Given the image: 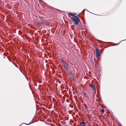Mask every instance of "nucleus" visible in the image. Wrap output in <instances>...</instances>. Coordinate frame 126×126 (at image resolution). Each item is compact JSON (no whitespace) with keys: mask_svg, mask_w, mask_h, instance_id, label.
Wrapping results in <instances>:
<instances>
[{"mask_svg":"<svg viewBox=\"0 0 126 126\" xmlns=\"http://www.w3.org/2000/svg\"><path fill=\"white\" fill-rule=\"evenodd\" d=\"M71 18L75 25H77L80 22L79 19L77 16H75L74 17H72Z\"/></svg>","mask_w":126,"mask_h":126,"instance_id":"obj_1","label":"nucleus"},{"mask_svg":"<svg viewBox=\"0 0 126 126\" xmlns=\"http://www.w3.org/2000/svg\"><path fill=\"white\" fill-rule=\"evenodd\" d=\"M95 54L97 57H98L101 55V53L99 50L97 49H95Z\"/></svg>","mask_w":126,"mask_h":126,"instance_id":"obj_2","label":"nucleus"},{"mask_svg":"<svg viewBox=\"0 0 126 126\" xmlns=\"http://www.w3.org/2000/svg\"><path fill=\"white\" fill-rule=\"evenodd\" d=\"M63 64L64 67L65 69L67 70H68V68L67 66L68 64L67 63H66Z\"/></svg>","mask_w":126,"mask_h":126,"instance_id":"obj_3","label":"nucleus"},{"mask_svg":"<svg viewBox=\"0 0 126 126\" xmlns=\"http://www.w3.org/2000/svg\"><path fill=\"white\" fill-rule=\"evenodd\" d=\"M89 86L93 90L95 91V93L96 89L95 88L94 86L93 85L89 84Z\"/></svg>","mask_w":126,"mask_h":126,"instance_id":"obj_4","label":"nucleus"},{"mask_svg":"<svg viewBox=\"0 0 126 126\" xmlns=\"http://www.w3.org/2000/svg\"><path fill=\"white\" fill-rule=\"evenodd\" d=\"M82 93L84 95L85 97V98H84V99H89V97L87 94L86 93H85L84 92H82Z\"/></svg>","mask_w":126,"mask_h":126,"instance_id":"obj_5","label":"nucleus"},{"mask_svg":"<svg viewBox=\"0 0 126 126\" xmlns=\"http://www.w3.org/2000/svg\"><path fill=\"white\" fill-rule=\"evenodd\" d=\"M80 125L81 126H85L86 124L85 122H83L80 123Z\"/></svg>","mask_w":126,"mask_h":126,"instance_id":"obj_6","label":"nucleus"},{"mask_svg":"<svg viewBox=\"0 0 126 126\" xmlns=\"http://www.w3.org/2000/svg\"><path fill=\"white\" fill-rule=\"evenodd\" d=\"M69 14H70L72 16H75V14L74 13H69Z\"/></svg>","mask_w":126,"mask_h":126,"instance_id":"obj_7","label":"nucleus"},{"mask_svg":"<svg viewBox=\"0 0 126 126\" xmlns=\"http://www.w3.org/2000/svg\"><path fill=\"white\" fill-rule=\"evenodd\" d=\"M62 62L63 63V64H64V63H66V62H64V60H62Z\"/></svg>","mask_w":126,"mask_h":126,"instance_id":"obj_8","label":"nucleus"},{"mask_svg":"<svg viewBox=\"0 0 126 126\" xmlns=\"http://www.w3.org/2000/svg\"><path fill=\"white\" fill-rule=\"evenodd\" d=\"M101 111L102 112L104 113V110L103 109H101Z\"/></svg>","mask_w":126,"mask_h":126,"instance_id":"obj_9","label":"nucleus"},{"mask_svg":"<svg viewBox=\"0 0 126 126\" xmlns=\"http://www.w3.org/2000/svg\"><path fill=\"white\" fill-rule=\"evenodd\" d=\"M37 23V24H39L38 23Z\"/></svg>","mask_w":126,"mask_h":126,"instance_id":"obj_10","label":"nucleus"}]
</instances>
